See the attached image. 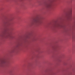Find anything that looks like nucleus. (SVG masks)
<instances>
[{"instance_id": "f257e3e1", "label": "nucleus", "mask_w": 75, "mask_h": 75, "mask_svg": "<svg viewBox=\"0 0 75 75\" xmlns=\"http://www.w3.org/2000/svg\"><path fill=\"white\" fill-rule=\"evenodd\" d=\"M6 33L7 34L5 36H2L1 37L2 38H12V36L10 35L9 32H8V30H6L5 31Z\"/></svg>"}, {"instance_id": "0eeeda50", "label": "nucleus", "mask_w": 75, "mask_h": 75, "mask_svg": "<svg viewBox=\"0 0 75 75\" xmlns=\"http://www.w3.org/2000/svg\"><path fill=\"white\" fill-rule=\"evenodd\" d=\"M56 50H58L59 49L58 47H56Z\"/></svg>"}, {"instance_id": "39448f33", "label": "nucleus", "mask_w": 75, "mask_h": 75, "mask_svg": "<svg viewBox=\"0 0 75 75\" xmlns=\"http://www.w3.org/2000/svg\"><path fill=\"white\" fill-rule=\"evenodd\" d=\"M45 6L47 8H50L51 7V5L48 4H46L45 5Z\"/></svg>"}, {"instance_id": "20e7f679", "label": "nucleus", "mask_w": 75, "mask_h": 75, "mask_svg": "<svg viewBox=\"0 0 75 75\" xmlns=\"http://www.w3.org/2000/svg\"><path fill=\"white\" fill-rule=\"evenodd\" d=\"M68 15L69 18H70V17L72 16V9H71L68 13Z\"/></svg>"}, {"instance_id": "423d86ee", "label": "nucleus", "mask_w": 75, "mask_h": 75, "mask_svg": "<svg viewBox=\"0 0 75 75\" xmlns=\"http://www.w3.org/2000/svg\"><path fill=\"white\" fill-rule=\"evenodd\" d=\"M7 62L6 61H3L1 62V65H6L7 64Z\"/></svg>"}, {"instance_id": "f03ea898", "label": "nucleus", "mask_w": 75, "mask_h": 75, "mask_svg": "<svg viewBox=\"0 0 75 75\" xmlns=\"http://www.w3.org/2000/svg\"><path fill=\"white\" fill-rule=\"evenodd\" d=\"M42 23V21L39 19H35L34 20L33 24L34 25H40Z\"/></svg>"}, {"instance_id": "7ed1b4c3", "label": "nucleus", "mask_w": 75, "mask_h": 75, "mask_svg": "<svg viewBox=\"0 0 75 75\" xmlns=\"http://www.w3.org/2000/svg\"><path fill=\"white\" fill-rule=\"evenodd\" d=\"M57 28H62L64 29V30H65V26L64 25H60L58 24L57 26Z\"/></svg>"}, {"instance_id": "6e6552de", "label": "nucleus", "mask_w": 75, "mask_h": 75, "mask_svg": "<svg viewBox=\"0 0 75 75\" xmlns=\"http://www.w3.org/2000/svg\"><path fill=\"white\" fill-rule=\"evenodd\" d=\"M74 37H72V40H74Z\"/></svg>"}]
</instances>
